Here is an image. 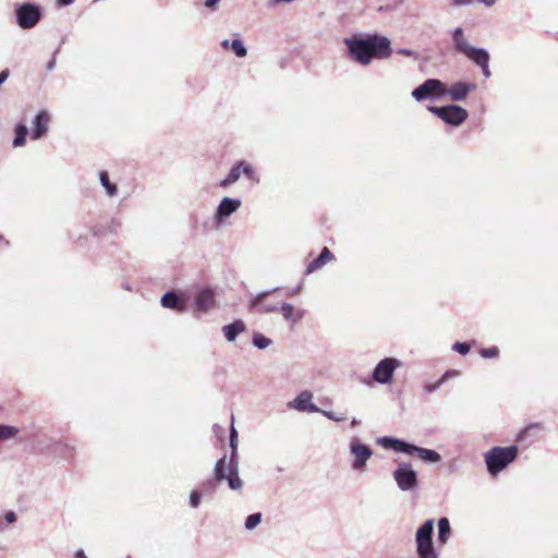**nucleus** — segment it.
Instances as JSON below:
<instances>
[{
	"instance_id": "obj_55",
	"label": "nucleus",
	"mask_w": 558,
	"mask_h": 558,
	"mask_svg": "<svg viewBox=\"0 0 558 558\" xmlns=\"http://www.w3.org/2000/svg\"><path fill=\"white\" fill-rule=\"evenodd\" d=\"M216 428H219L220 430L222 429L218 424H215L214 425V429L216 430Z\"/></svg>"
},
{
	"instance_id": "obj_41",
	"label": "nucleus",
	"mask_w": 558,
	"mask_h": 558,
	"mask_svg": "<svg viewBox=\"0 0 558 558\" xmlns=\"http://www.w3.org/2000/svg\"><path fill=\"white\" fill-rule=\"evenodd\" d=\"M459 374L456 369H447L441 376L440 380H442V384H445L448 379L456 377Z\"/></svg>"
},
{
	"instance_id": "obj_39",
	"label": "nucleus",
	"mask_w": 558,
	"mask_h": 558,
	"mask_svg": "<svg viewBox=\"0 0 558 558\" xmlns=\"http://www.w3.org/2000/svg\"><path fill=\"white\" fill-rule=\"evenodd\" d=\"M444 385L442 380L438 379L435 383H429L424 386V390L427 393H434L436 390L440 388V386Z\"/></svg>"
},
{
	"instance_id": "obj_13",
	"label": "nucleus",
	"mask_w": 558,
	"mask_h": 558,
	"mask_svg": "<svg viewBox=\"0 0 558 558\" xmlns=\"http://www.w3.org/2000/svg\"><path fill=\"white\" fill-rule=\"evenodd\" d=\"M238 439H239V435H238V432L232 423L230 430H229L230 454H229L228 461H227L226 454H223L221 458H225V469L230 471L233 474L239 475Z\"/></svg>"
},
{
	"instance_id": "obj_53",
	"label": "nucleus",
	"mask_w": 558,
	"mask_h": 558,
	"mask_svg": "<svg viewBox=\"0 0 558 558\" xmlns=\"http://www.w3.org/2000/svg\"><path fill=\"white\" fill-rule=\"evenodd\" d=\"M359 424H360V421H359L357 418L353 417V418L351 420V423H350L351 427H355V426H356V425H359Z\"/></svg>"
},
{
	"instance_id": "obj_54",
	"label": "nucleus",
	"mask_w": 558,
	"mask_h": 558,
	"mask_svg": "<svg viewBox=\"0 0 558 558\" xmlns=\"http://www.w3.org/2000/svg\"><path fill=\"white\" fill-rule=\"evenodd\" d=\"M301 290V286L295 287V289L289 294L292 295Z\"/></svg>"
},
{
	"instance_id": "obj_23",
	"label": "nucleus",
	"mask_w": 558,
	"mask_h": 558,
	"mask_svg": "<svg viewBox=\"0 0 558 558\" xmlns=\"http://www.w3.org/2000/svg\"><path fill=\"white\" fill-rule=\"evenodd\" d=\"M450 35L452 38L453 48L457 52L464 53L471 46L465 39L464 31L462 27L453 28L450 31Z\"/></svg>"
},
{
	"instance_id": "obj_25",
	"label": "nucleus",
	"mask_w": 558,
	"mask_h": 558,
	"mask_svg": "<svg viewBox=\"0 0 558 558\" xmlns=\"http://www.w3.org/2000/svg\"><path fill=\"white\" fill-rule=\"evenodd\" d=\"M437 541L439 544L444 545L448 542L451 535V525L449 519L447 517H441L437 522Z\"/></svg>"
},
{
	"instance_id": "obj_42",
	"label": "nucleus",
	"mask_w": 558,
	"mask_h": 558,
	"mask_svg": "<svg viewBox=\"0 0 558 558\" xmlns=\"http://www.w3.org/2000/svg\"><path fill=\"white\" fill-rule=\"evenodd\" d=\"M60 50V47L52 53V57L51 59L48 61L47 65H46V69L48 71H52L56 66V58H57V53L59 52Z\"/></svg>"
},
{
	"instance_id": "obj_10",
	"label": "nucleus",
	"mask_w": 558,
	"mask_h": 558,
	"mask_svg": "<svg viewBox=\"0 0 558 558\" xmlns=\"http://www.w3.org/2000/svg\"><path fill=\"white\" fill-rule=\"evenodd\" d=\"M398 366H400V361L398 359L385 357L380 360L374 367L372 377L378 384H390L393 379V374Z\"/></svg>"
},
{
	"instance_id": "obj_19",
	"label": "nucleus",
	"mask_w": 558,
	"mask_h": 558,
	"mask_svg": "<svg viewBox=\"0 0 558 558\" xmlns=\"http://www.w3.org/2000/svg\"><path fill=\"white\" fill-rule=\"evenodd\" d=\"M161 306L173 310L178 313H184L187 310L186 302L175 291H167L160 299Z\"/></svg>"
},
{
	"instance_id": "obj_38",
	"label": "nucleus",
	"mask_w": 558,
	"mask_h": 558,
	"mask_svg": "<svg viewBox=\"0 0 558 558\" xmlns=\"http://www.w3.org/2000/svg\"><path fill=\"white\" fill-rule=\"evenodd\" d=\"M319 413H322L324 416H326L327 418H329L333 422H342L344 420V416L342 414H337L333 411H327V410L320 409Z\"/></svg>"
},
{
	"instance_id": "obj_26",
	"label": "nucleus",
	"mask_w": 558,
	"mask_h": 558,
	"mask_svg": "<svg viewBox=\"0 0 558 558\" xmlns=\"http://www.w3.org/2000/svg\"><path fill=\"white\" fill-rule=\"evenodd\" d=\"M241 175H242V169L240 166V160H238L232 165L227 177L219 182V186L222 189H227L231 184L235 183L240 179Z\"/></svg>"
},
{
	"instance_id": "obj_3",
	"label": "nucleus",
	"mask_w": 558,
	"mask_h": 558,
	"mask_svg": "<svg viewBox=\"0 0 558 558\" xmlns=\"http://www.w3.org/2000/svg\"><path fill=\"white\" fill-rule=\"evenodd\" d=\"M518 454L519 447L517 445L490 448L484 453V462L488 474L493 477L497 476L517 460Z\"/></svg>"
},
{
	"instance_id": "obj_28",
	"label": "nucleus",
	"mask_w": 558,
	"mask_h": 558,
	"mask_svg": "<svg viewBox=\"0 0 558 558\" xmlns=\"http://www.w3.org/2000/svg\"><path fill=\"white\" fill-rule=\"evenodd\" d=\"M98 177H99L100 185L104 187L106 194L109 197L117 196L118 195V186H117V184H114L110 181L108 172L105 170L100 171Z\"/></svg>"
},
{
	"instance_id": "obj_16",
	"label": "nucleus",
	"mask_w": 558,
	"mask_h": 558,
	"mask_svg": "<svg viewBox=\"0 0 558 558\" xmlns=\"http://www.w3.org/2000/svg\"><path fill=\"white\" fill-rule=\"evenodd\" d=\"M215 293L210 288L199 289L194 296L195 312L205 314L215 305Z\"/></svg>"
},
{
	"instance_id": "obj_43",
	"label": "nucleus",
	"mask_w": 558,
	"mask_h": 558,
	"mask_svg": "<svg viewBox=\"0 0 558 558\" xmlns=\"http://www.w3.org/2000/svg\"><path fill=\"white\" fill-rule=\"evenodd\" d=\"M220 1H221V0H205L204 5H205L208 10H210V11H215V10H217V7H218V4H219V2H220Z\"/></svg>"
},
{
	"instance_id": "obj_30",
	"label": "nucleus",
	"mask_w": 558,
	"mask_h": 558,
	"mask_svg": "<svg viewBox=\"0 0 558 558\" xmlns=\"http://www.w3.org/2000/svg\"><path fill=\"white\" fill-rule=\"evenodd\" d=\"M240 166H241V169H242V174L244 177H246L248 180L253 181L254 183H259V177L258 174L255 172L253 166L245 161V160H240Z\"/></svg>"
},
{
	"instance_id": "obj_27",
	"label": "nucleus",
	"mask_w": 558,
	"mask_h": 558,
	"mask_svg": "<svg viewBox=\"0 0 558 558\" xmlns=\"http://www.w3.org/2000/svg\"><path fill=\"white\" fill-rule=\"evenodd\" d=\"M543 428L541 423H531L522 428L515 436L517 441H527L536 436V433Z\"/></svg>"
},
{
	"instance_id": "obj_6",
	"label": "nucleus",
	"mask_w": 558,
	"mask_h": 558,
	"mask_svg": "<svg viewBox=\"0 0 558 558\" xmlns=\"http://www.w3.org/2000/svg\"><path fill=\"white\" fill-rule=\"evenodd\" d=\"M427 110L444 121L446 124L454 128L463 124L469 117L468 110L456 104L446 106L429 105L427 106Z\"/></svg>"
},
{
	"instance_id": "obj_14",
	"label": "nucleus",
	"mask_w": 558,
	"mask_h": 558,
	"mask_svg": "<svg viewBox=\"0 0 558 558\" xmlns=\"http://www.w3.org/2000/svg\"><path fill=\"white\" fill-rule=\"evenodd\" d=\"M50 114L46 110H40L32 120L29 137L32 141H39L47 136L49 131Z\"/></svg>"
},
{
	"instance_id": "obj_24",
	"label": "nucleus",
	"mask_w": 558,
	"mask_h": 558,
	"mask_svg": "<svg viewBox=\"0 0 558 558\" xmlns=\"http://www.w3.org/2000/svg\"><path fill=\"white\" fill-rule=\"evenodd\" d=\"M29 132L31 131H28V128L24 122H17L14 125V138L12 141V146L15 148L24 146Z\"/></svg>"
},
{
	"instance_id": "obj_7",
	"label": "nucleus",
	"mask_w": 558,
	"mask_h": 558,
	"mask_svg": "<svg viewBox=\"0 0 558 558\" xmlns=\"http://www.w3.org/2000/svg\"><path fill=\"white\" fill-rule=\"evenodd\" d=\"M15 22L22 29L35 27L43 19V8L35 2H23L17 4L14 10Z\"/></svg>"
},
{
	"instance_id": "obj_36",
	"label": "nucleus",
	"mask_w": 558,
	"mask_h": 558,
	"mask_svg": "<svg viewBox=\"0 0 558 558\" xmlns=\"http://www.w3.org/2000/svg\"><path fill=\"white\" fill-rule=\"evenodd\" d=\"M471 343L470 342H460L457 341L452 345V350L461 355H466L471 350Z\"/></svg>"
},
{
	"instance_id": "obj_11",
	"label": "nucleus",
	"mask_w": 558,
	"mask_h": 558,
	"mask_svg": "<svg viewBox=\"0 0 558 558\" xmlns=\"http://www.w3.org/2000/svg\"><path fill=\"white\" fill-rule=\"evenodd\" d=\"M350 453L354 457L352 469L362 471L373 456V449L368 445L363 444L359 438H352L350 441Z\"/></svg>"
},
{
	"instance_id": "obj_48",
	"label": "nucleus",
	"mask_w": 558,
	"mask_h": 558,
	"mask_svg": "<svg viewBox=\"0 0 558 558\" xmlns=\"http://www.w3.org/2000/svg\"><path fill=\"white\" fill-rule=\"evenodd\" d=\"M477 3H483L486 7H492L495 4L496 0H474Z\"/></svg>"
},
{
	"instance_id": "obj_46",
	"label": "nucleus",
	"mask_w": 558,
	"mask_h": 558,
	"mask_svg": "<svg viewBox=\"0 0 558 558\" xmlns=\"http://www.w3.org/2000/svg\"><path fill=\"white\" fill-rule=\"evenodd\" d=\"M75 0H57L59 7H68L72 4Z\"/></svg>"
},
{
	"instance_id": "obj_20",
	"label": "nucleus",
	"mask_w": 558,
	"mask_h": 558,
	"mask_svg": "<svg viewBox=\"0 0 558 558\" xmlns=\"http://www.w3.org/2000/svg\"><path fill=\"white\" fill-rule=\"evenodd\" d=\"M332 259H335L333 253L327 246H324L319 255L307 264L305 275L313 274Z\"/></svg>"
},
{
	"instance_id": "obj_47",
	"label": "nucleus",
	"mask_w": 558,
	"mask_h": 558,
	"mask_svg": "<svg viewBox=\"0 0 558 558\" xmlns=\"http://www.w3.org/2000/svg\"><path fill=\"white\" fill-rule=\"evenodd\" d=\"M472 3V0H453L454 5H469Z\"/></svg>"
},
{
	"instance_id": "obj_1",
	"label": "nucleus",
	"mask_w": 558,
	"mask_h": 558,
	"mask_svg": "<svg viewBox=\"0 0 558 558\" xmlns=\"http://www.w3.org/2000/svg\"><path fill=\"white\" fill-rule=\"evenodd\" d=\"M343 43L350 59L361 65H368L374 59H386L392 52L390 39L377 34H354Z\"/></svg>"
},
{
	"instance_id": "obj_57",
	"label": "nucleus",
	"mask_w": 558,
	"mask_h": 558,
	"mask_svg": "<svg viewBox=\"0 0 558 558\" xmlns=\"http://www.w3.org/2000/svg\"><path fill=\"white\" fill-rule=\"evenodd\" d=\"M558 558V557H557Z\"/></svg>"
},
{
	"instance_id": "obj_35",
	"label": "nucleus",
	"mask_w": 558,
	"mask_h": 558,
	"mask_svg": "<svg viewBox=\"0 0 558 558\" xmlns=\"http://www.w3.org/2000/svg\"><path fill=\"white\" fill-rule=\"evenodd\" d=\"M478 353L484 359H496L499 355V349L495 345L489 348H482Z\"/></svg>"
},
{
	"instance_id": "obj_2",
	"label": "nucleus",
	"mask_w": 558,
	"mask_h": 558,
	"mask_svg": "<svg viewBox=\"0 0 558 558\" xmlns=\"http://www.w3.org/2000/svg\"><path fill=\"white\" fill-rule=\"evenodd\" d=\"M376 442L387 450H392L408 456H417L425 463L434 464L441 461V456L436 450L418 447L395 436L378 437Z\"/></svg>"
},
{
	"instance_id": "obj_52",
	"label": "nucleus",
	"mask_w": 558,
	"mask_h": 558,
	"mask_svg": "<svg viewBox=\"0 0 558 558\" xmlns=\"http://www.w3.org/2000/svg\"><path fill=\"white\" fill-rule=\"evenodd\" d=\"M8 529V524L5 523L4 519H0V532H3Z\"/></svg>"
},
{
	"instance_id": "obj_31",
	"label": "nucleus",
	"mask_w": 558,
	"mask_h": 558,
	"mask_svg": "<svg viewBox=\"0 0 558 558\" xmlns=\"http://www.w3.org/2000/svg\"><path fill=\"white\" fill-rule=\"evenodd\" d=\"M230 49L238 58H244L247 54V48L240 37H236L231 40Z\"/></svg>"
},
{
	"instance_id": "obj_49",
	"label": "nucleus",
	"mask_w": 558,
	"mask_h": 558,
	"mask_svg": "<svg viewBox=\"0 0 558 558\" xmlns=\"http://www.w3.org/2000/svg\"><path fill=\"white\" fill-rule=\"evenodd\" d=\"M399 53L403 54V56H408V57H411L414 54V51L411 50V49H407V48H403V49H400L399 50Z\"/></svg>"
},
{
	"instance_id": "obj_12",
	"label": "nucleus",
	"mask_w": 558,
	"mask_h": 558,
	"mask_svg": "<svg viewBox=\"0 0 558 558\" xmlns=\"http://www.w3.org/2000/svg\"><path fill=\"white\" fill-rule=\"evenodd\" d=\"M279 290V288H274L270 290H264L258 292L255 296H253L247 307L250 311L256 310L260 314H269V313H276L279 311V304L278 303H265L267 298L275 291Z\"/></svg>"
},
{
	"instance_id": "obj_9",
	"label": "nucleus",
	"mask_w": 558,
	"mask_h": 558,
	"mask_svg": "<svg viewBox=\"0 0 558 558\" xmlns=\"http://www.w3.org/2000/svg\"><path fill=\"white\" fill-rule=\"evenodd\" d=\"M397 486L402 492L414 490L418 486L417 472L412 468L410 462H400L392 472Z\"/></svg>"
},
{
	"instance_id": "obj_50",
	"label": "nucleus",
	"mask_w": 558,
	"mask_h": 558,
	"mask_svg": "<svg viewBox=\"0 0 558 558\" xmlns=\"http://www.w3.org/2000/svg\"><path fill=\"white\" fill-rule=\"evenodd\" d=\"M74 557L75 558H87V556L85 555V551L83 549H77L75 553H74Z\"/></svg>"
},
{
	"instance_id": "obj_33",
	"label": "nucleus",
	"mask_w": 558,
	"mask_h": 558,
	"mask_svg": "<svg viewBox=\"0 0 558 558\" xmlns=\"http://www.w3.org/2000/svg\"><path fill=\"white\" fill-rule=\"evenodd\" d=\"M271 339L266 337L265 335L260 332H254L252 337V343L254 347H256L259 350H264L268 348L271 344Z\"/></svg>"
},
{
	"instance_id": "obj_22",
	"label": "nucleus",
	"mask_w": 558,
	"mask_h": 558,
	"mask_svg": "<svg viewBox=\"0 0 558 558\" xmlns=\"http://www.w3.org/2000/svg\"><path fill=\"white\" fill-rule=\"evenodd\" d=\"M463 54L477 66H481L490 60L489 52L485 48L474 47L472 45Z\"/></svg>"
},
{
	"instance_id": "obj_56",
	"label": "nucleus",
	"mask_w": 558,
	"mask_h": 558,
	"mask_svg": "<svg viewBox=\"0 0 558 558\" xmlns=\"http://www.w3.org/2000/svg\"><path fill=\"white\" fill-rule=\"evenodd\" d=\"M128 558H130V557H128Z\"/></svg>"
},
{
	"instance_id": "obj_17",
	"label": "nucleus",
	"mask_w": 558,
	"mask_h": 558,
	"mask_svg": "<svg viewBox=\"0 0 558 558\" xmlns=\"http://www.w3.org/2000/svg\"><path fill=\"white\" fill-rule=\"evenodd\" d=\"M313 393L308 390L301 391L291 402V407L300 412L318 413L320 408L313 403Z\"/></svg>"
},
{
	"instance_id": "obj_21",
	"label": "nucleus",
	"mask_w": 558,
	"mask_h": 558,
	"mask_svg": "<svg viewBox=\"0 0 558 558\" xmlns=\"http://www.w3.org/2000/svg\"><path fill=\"white\" fill-rule=\"evenodd\" d=\"M246 330V325L245 323L238 318V319H234L232 323L228 324V325H225L222 328H221V331L223 333V337L226 338L227 341L229 342H233L236 340V338L239 337V335H241L242 332H244Z\"/></svg>"
},
{
	"instance_id": "obj_37",
	"label": "nucleus",
	"mask_w": 558,
	"mask_h": 558,
	"mask_svg": "<svg viewBox=\"0 0 558 558\" xmlns=\"http://www.w3.org/2000/svg\"><path fill=\"white\" fill-rule=\"evenodd\" d=\"M202 493L198 489H194L190 494V506L192 508H197L202 501Z\"/></svg>"
},
{
	"instance_id": "obj_18",
	"label": "nucleus",
	"mask_w": 558,
	"mask_h": 558,
	"mask_svg": "<svg viewBox=\"0 0 558 558\" xmlns=\"http://www.w3.org/2000/svg\"><path fill=\"white\" fill-rule=\"evenodd\" d=\"M475 89V83L459 81L453 83L449 88L446 87V95H448L452 101H462Z\"/></svg>"
},
{
	"instance_id": "obj_4",
	"label": "nucleus",
	"mask_w": 558,
	"mask_h": 558,
	"mask_svg": "<svg viewBox=\"0 0 558 558\" xmlns=\"http://www.w3.org/2000/svg\"><path fill=\"white\" fill-rule=\"evenodd\" d=\"M222 481H227L228 487L231 490H239L243 487V481L240 475L233 474L230 471L225 469V458H219L214 466L213 476L203 481L199 484V492L203 495H211L214 494L219 484Z\"/></svg>"
},
{
	"instance_id": "obj_34",
	"label": "nucleus",
	"mask_w": 558,
	"mask_h": 558,
	"mask_svg": "<svg viewBox=\"0 0 558 558\" xmlns=\"http://www.w3.org/2000/svg\"><path fill=\"white\" fill-rule=\"evenodd\" d=\"M262 518H263V515L260 512H254V513L248 514L245 518V522H244L245 529L247 531H252V530L256 529L260 524Z\"/></svg>"
},
{
	"instance_id": "obj_51",
	"label": "nucleus",
	"mask_w": 558,
	"mask_h": 558,
	"mask_svg": "<svg viewBox=\"0 0 558 558\" xmlns=\"http://www.w3.org/2000/svg\"><path fill=\"white\" fill-rule=\"evenodd\" d=\"M221 47H222L223 49H230V47H231V40H229V39H225V40H222V41H221Z\"/></svg>"
},
{
	"instance_id": "obj_5",
	"label": "nucleus",
	"mask_w": 558,
	"mask_h": 558,
	"mask_svg": "<svg viewBox=\"0 0 558 558\" xmlns=\"http://www.w3.org/2000/svg\"><path fill=\"white\" fill-rule=\"evenodd\" d=\"M434 520H425L415 532L417 558H439L433 542Z\"/></svg>"
},
{
	"instance_id": "obj_44",
	"label": "nucleus",
	"mask_w": 558,
	"mask_h": 558,
	"mask_svg": "<svg viewBox=\"0 0 558 558\" xmlns=\"http://www.w3.org/2000/svg\"><path fill=\"white\" fill-rule=\"evenodd\" d=\"M481 70H482V73L483 75L486 77V78H489L492 76V72H490V69H489V62H486L484 63L483 65L480 66Z\"/></svg>"
},
{
	"instance_id": "obj_32",
	"label": "nucleus",
	"mask_w": 558,
	"mask_h": 558,
	"mask_svg": "<svg viewBox=\"0 0 558 558\" xmlns=\"http://www.w3.org/2000/svg\"><path fill=\"white\" fill-rule=\"evenodd\" d=\"M19 433V428L13 425L0 424V441L14 438Z\"/></svg>"
},
{
	"instance_id": "obj_8",
	"label": "nucleus",
	"mask_w": 558,
	"mask_h": 558,
	"mask_svg": "<svg viewBox=\"0 0 558 558\" xmlns=\"http://www.w3.org/2000/svg\"><path fill=\"white\" fill-rule=\"evenodd\" d=\"M411 95L418 102L439 99L446 95V84L438 78H426L412 90Z\"/></svg>"
},
{
	"instance_id": "obj_29",
	"label": "nucleus",
	"mask_w": 558,
	"mask_h": 558,
	"mask_svg": "<svg viewBox=\"0 0 558 558\" xmlns=\"http://www.w3.org/2000/svg\"><path fill=\"white\" fill-rule=\"evenodd\" d=\"M279 310L282 312L283 318L293 324L298 323L303 316L301 313H294V306L291 303L283 302Z\"/></svg>"
},
{
	"instance_id": "obj_40",
	"label": "nucleus",
	"mask_w": 558,
	"mask_h": 558,
	"mask_svg": "<svg viewBox=\"0 0 558 558\" xmlns=\"http://www.w3.org/2000/svg\"><path fill=\"white\" fill-rule=\"evenodd\" d=\"M3 519L8 525L13 524L17 521V514L15 513V511L9 510L4 513Z\"/></svg>"
},
{
	"instance_id": "obj_15",
	"label": "nucleus",
	"mask_w": 558,
	"mask_h": 558,
	"mask_svg": "<svg viewBox=\"0 0 558 558\" xmlns=\"http://www.w3.org/2000/svg\"><path fill=\"white\" fill-rule=\"evenodd\" d=\"M241 199L226 196L223 197L218 206L216 207L214 219L217 223H222L232 214H234L241 207Z\"/></svg>"
},
{
	"instance_id": "obj_45",
	"label": "nucleus",
	"mask_w": 558,
	"mask_h": 558,
	"mask_svg": "<svg viewBox=\"0 0 558 558\" xmlns=\"http://www.w3.org/2000/svg\"><path fill=\"white\" fill-rule=\"evenodd\" d=\"M10 75L9 69H4L0 72V86L8 80Z\"/></svg>"
}]
</instances>
